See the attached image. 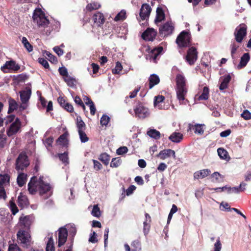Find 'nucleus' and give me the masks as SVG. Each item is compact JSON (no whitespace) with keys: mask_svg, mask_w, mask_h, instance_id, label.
I'll list each match as a JSON object with an SVG mask.
<instances>
[{"mask_svg":"<svg viewBox=\"0 0 251 251\" xmlns=\"http://www.w3.org/2000/svg\"><path fill=\"white\" fill-rule=\"evenodd\" d=\"M28 190L30 194L34 195L38 192L43 199H47L52 195L53 188L43 176L38 179L33 176L28 184Z\"/></svg>","mask_w":251,"mask_h":251,"instance_id":"1","label":"nucleus"},{"mask_svg":"<svg viewBox=\"0 0 251 251\" xmlns=\"http://www.w3.org/2000/svg\"><path fill=\"white\" fill-rule=\"evenodd\" d=\"M15 116L10 115L7 117L5 120V123H12L6 130V133L8 136L11 137L20 131L21 127V123L18 118H16L15 120Z\"/></svg>","mask_w":251,"mask_h":251,"instance_id":"2","label":"nucleus"},{"mask_svg":"<svg viewBox=\"0 0 251 251\" xmlns=\"http://www.w3.org/2000/svg\"><path fill=\"white\" fill-rule=\"evenodd\" d=\"M33 20L39 27L45 28L49 24V21L40 8L36 9L33 14Z\"/></svg>","mask_w":251,"mask_h":251,"instance_id":"3","label":"nucleus"},{"mask_svg":"<svg viewBox=\"0 0 251 251\" xmlns=\"http://www.w3.org/2000/svg\"><path fill=\"white\" fill-rule=\"evenodd\" d=\"M17 235L18 240L23 247L28 248L30 245L31 237L28 230L21 229L18 232Z\"/></svg>","mask_w":251,"mask_h":251,"instance_id":"4","label":"nucleus"},{"mask_svg":"<svg viewBox=\"0 0 251 251\" xmlns=\"http://www.w3.org/2000/svg\"><path fill=\"white\" fill-rule=\"evenodd\" d=\"M10 176L7 174H0V199L5 200L6 195L4 187L9 184Z\"/></svg>","mask_w":251,"mask_h":251,"instance_id":"5","label":"nucleus"},{"mask_svg":"<svg viewBox=\"0 0 251 251\" xmlns=\"http://www.w3.org/2000/svg\"><path fill=\"white\" fill-rule=\"evenodd\" d=\"M190 33L189 32L183 31L177 37L176 42L179 47H187L190 45Z\"/></svg>","mask_w":251,"mask_h":251,"instance_id":"6","label":"nucleus"},{"mask_svg":"<svg viewBox=\"0 0 251 251\" xmlns=\"http://www.w3.org/2000/svg\"><path fill=\"white\" fill-rule=\"evenodd\" d=\"M135 116L140 119H145L150 115V112L148 108L141 103L137 105L134 108Z\"/></svg>","mask_w":251,"mask_h":251,"instance_id":"7","label":"nucleus"},{"mask_svg":"<svg viewBox=\"0 0 251 251\" xmlns=\"http://www.w3.org/2000/svg\"><path fill=\"white\" fill-rule=\"evenodd\" d=\"M29 165L27 156L25 153H20L16 162V169L17 171H23Z\"/></svg>","mask_w":251,"mask_h":251,"instance_id":"8","label":"nucleus"},{"mask_svg":"<svg viewBox=\"0 0 251 251\" xmlns=\"http://www.w3.org/2000/svg\"><path fill=\"white\" fill-rule=\"evenodd\" d=\"M20 69V66L14 60L7 61L1 67V70L5 73H15Z\"/></svg>","mask_w":251,"mask_h":251,"instance_id":"9","label":"nucleus"},{"mask_svg":"<svg viewBox=\"0 0 251 251\" xmlns=\"http://www.w3.org/2000/svg\"><path fill=\"white\" fill-rule=\"evenodd\" d=\"M187 93V89L186 87L176 88L177 99L179 100L180 104L185 105L188 103L187 100L185 99Z\"/></svg>","mask_w":251,"mask_h":251,"instance_id":"10","label":"nucleus"},{"mask_svg":"<svg viewBox=\"0 0 251 251\" xmlns=\"http://www.w3.org/2000/svg\"><path fill=\"white\" fill-rule=\"evenodd\" d=\"M174 30V24L171 21L166 22L159 28L160 34L164 36H168L172 34Z\"/></svg>","mask_w":251,"mask_h":251,"instance_id":"11","label":"nucleus"},{"mask_svg":"<svg viewBox=\"0 0 251 251\" xmlns=\"http://www.w3.org/2000/svg\"><path fill=\"white\" fill-rule=\"evenodd\" d=\"M198 58V52L195 47L190 48L188 51L186 56L187 62L192 65L195 63Z\"/></svg>","mask_w":251,"mask_h":251,"instance_id":"12","label":"nucleus"},{"mask_svg":"<svg viewBox=\"0 0 251 251\" xmlns=\"http://www.w3.org/2000/svg\"><path fill=\"white\" fill-rule=\"evenodd\" d=\"M151 11V8L149 4L147 3L142 4L139 14L141 19L142 21L147 20L149 18Z\"/></svg>","mask_w":251,"mask_h":251,"instance_id":"13","label":"nucleus"},{"mask_svg":"<svg viewBox=\"0 0 251 251\" xmlns=\"http://www.w3.org/2000/svg\"><path fill=\"white\" fill-rule=\"evenodd\" d=\"M67 236L68 231L66 228L62 227L58 229V247H61L65 244Z\"/></svg>","mask_w":251,"mask_h":251,"instance_id":"14","label":"nucleus"},{"mask_svg":"<svg viewBox=\"0 0 251 251\" xmlns=\"http://www.w3.org/2000/svg\"><path fill=\"white\" fill-rule=\"evenodd\" d=\"M234 35L236 41L238 43H241L243 38L246 35V28L244 26L237 27Z\"/></svg>","mask_w":251,"mask_h":251,"instance_id":"15","label":"nucleus"},{"mask_svg":"<svg viewBox=\"0 0 251 251\" xmlns=\"http://www.w3.org/2000/svg\"><path fill=\"white\" fill-rule=\"evenodd\" d=\"M247 184L244 182L240 183L238 187H231L227 185V194H239L242 192H244L246 190Z\"/></svg>","mask_w":251,"mask_h":251,"instance_id":"16","label":"nucleus"},{"mask_svg":"<svg viewBox=\"0 0 251 251\" xmlns=\"http://www.w3.org/2000/svg\"><path fill=\"white\" fill-rule=\"evenodd\" d=\"M157 32L152 28H149L145 31L142 37L146 41H152L155 37Z\"/></svg>","mask_w":251,"mask_h":251,"instance_id":"17","label":"nucleus"},{"mask_svg":"<svg viewBox=\"0 0 251 251\" xmlns=\"http://www.w3.org/2000/svg\"><path fill=\"white\" fill-rule=\"evenodd\" d=\"M172 156L176 159L175 151L171 149H166L160 151L157 156L162 160H164Z\"/></svg>","mask_w":251,"mask_h":251,"instance_id":"18","label":"nucleus"},{"mask_svg":"<svg viewBox=\"0 0 251 251\" xmlns=\"http://www.w3.org/2000/svg\"><path fill=\"white\" fill-rule=\"evenodd\" d=\"M163 48L162 47H158L152 49L149 54L150 59H152L154 62L156 63L158 56L160 54Z\"/></svg>","mask_w":251,"mask_h":251,"instance_id":"19","label":"nucleus"},{"mask_svg":"<svg viewBox=\"0 0 251 251\" xmlns=\"http://www.w3.org/2000/svg\"><path fill=\"white\" fill-rule=\"evenodd\" d=\"M211 171L209 169H203L196 172L194 174V178L199 179L203 178L210 175Z\"/></svg>","mask_w":251,"mask_h":251,"instance_id":"20","label":"nucleus"},{"mask_svg":"<svg viewBox=\"0 0 251 251\" xmlns=\"http://www.w3.org/2000/svg\"><path fill=\"white\" fill-rule=\"evenodd\" d=\"M31 95V90L29 87H26L25 90L20 92V98L22 101L28 102Z\"/></svg>","mask_w":251,"mask_h":251,"instance_id":"21","label":"nucleus"},{"mask_svg":"<svg viewBox=\"0 0 251 251\" xmlns=\"http://www.w3.org/2000/svg\"><path fill=\"white\" fill-rule=\"evenodd\" d=\"M20 222L25 230H28L31 224V221L29 216H27L24 217L20 218Z\"/></svg>","mask_w":251,"mask_h":251,"instance_id":"22","label":"nucleus"},{"mask_svg":"<svg viewBox=\"0 0 251 251\" xmlns=\"http://www.w3.org/2000/svg\"><path fill=\"white\" fill-rule=\"evenodd\" d=\"M94 23L98 26H100L104 22V18L103 14L100 12H97L93 16Z\"/></svg>","mask_w":251,"mask_h":251,"instance_id":"23","label":"nucleus"},{"mask_svg":"<svg viewBox=\"0 0 251 251\" xmlns=\"http://www.w3.org/2000/svg\"><path fill=\"white\" fill-rule=\"evenodd\" d=\"M145 220L143 223L144 228L143 231L145 235L148 233L150 228V223L151 222V217L149 214L146 213L145 214Z\"/></svg>","mask_w":251,"mask_h":251,"instance_id":"24","label":"nucleus"},{"mask_svg":"<svg viewBox=\"0 0 251 251\" xmlns=\"http://www.w3.org/2000/svg\"><path fill=\"white\" fill-rule=\"evenodd\" d=\"M18 202L19 206L23 208L27 206L29 204L27 197L22 193L18 197Z\"/></svg>","mask_w":251,"mask_h":251,"instance_id":"25","label":"nucleus"},{"mask_svg":"<svg viewBox=\"0 0 251 251\" xmlns=\"http://www.w3.org/2000/svg\"><path fill=\"white\" fill-rule=\"evenodd\" d=\"M250 59V55L248 53H244L241 58L239 64L237 66L238 69H240L246 66Z\"/></svg>","mask_w":251,"mask_h":251,"instance_id":"26","label":"nucleus"},{"mask_svg":"<svg viewBox=\"0 0 251 251\" xmlns=\"http://www.w3.org/2000/svg\"><path fill=\"white\" fill-rule=\"evenodd\" d=\"M68 135V133L66 132L60 135L56 141L57 144L63 147L67 146L68 144V140L67 138Z\"/></svg>","mask_w":251,"mask_h":251,"instance_id":"27","label":"nucleus"},{"mask_svg":"<svg viewBox=\"0 0 251 251\" xmlns=\"http://www.w3.org/2000/svg\"><path fill=\"white\" fill-rule=\"evenodd\" d=\"M183 134L180 132H173L169 137V139L174 143H179L183 139Z\"/></svg>","mask_w":251,"mask_h":251,"instance_id":"28","label":"nucleus"},{"mask_svg":"<svg viewBox=\"0 0 251 251\" xmlns=\"http://www.w3.org/2000/svg\"><path fill=\"white\" fill-rule=\"evenodd\" d=\"M149 88L151 89L154 85H157L160 82L159 76L156 74H152L149 78Z\"/></svg>","mask_w":251,"mask_h":251,"instance_id":"29","label":"nucleus"},{"mask_svg":"<svg viewBox=\"0 0 251 251\" xmlns=\"http://www.w3.org/2000/svg\"><path fill=\"white\" fill-rule=\"evenodd\" d=\"M186 79L182 74H177L176 76V87H186Z\"/></svg>","mask_w":251,"mask_h":251,"instance_id":"30","label":"nucleus"},{"mask_svg":"<svg viewBox=\"0 0 251 251\" xmlns=\"http://www.w3.org/2000/svg\"><path fill=\"white\" fill-rule=\"evenodd\" d=\"M204 124H195L194 125L192 124H189V126L190 129L192 128L194 130V132L196 134H202L204 132L203 127L204 126Z\"/></svg>","mask_w":251,"mask_h":251,"instance_id":"31","label":"nucleus"},{"mask_svg":"<svg viewBox=\"0 0 251 251\" xmlns=\"http://www.w3.org/2000/svg\"><path fill=\"white\" fill-rule=\"evenodd\" d=\"M164 99V97L162 95L155 96L154 99V106L159 109H161L162 108V103L163 102Z\"/></svg>","mask_w":251,"mask_h":251,"instance_id":"32","label":"nucleus"},{"mask_svg":"<svg viewBox=\"0 0 251 251\" xmlns=\"http://www.w3.org/2000/svg\"><path fill=\"white\" fill-rule=\"evenodd\" d=\"M165 18L164 13L161 8L158 7L156 9V15L154 20L156 24L162 21Z\"/></svg>","mask_w":251,"mask_h":251,"instance_id":"33","label":"nucleus"},{"mask_svg":"<svg viewBox=\"0 0 251 251\" xmlns=\"http://www.w3.org/2000/svg\"><path fill=\"white\" fill-rule=\"evenodd\" d=\"M211 177L212 181L213 182L221 183L224 182V176L219 172H215L213 173L211 176Z\"/></svg>","mask_w":251,"mask_h":251,"instance_id":"34","label":"nucleus"},{"mask_svg":"<svg viewBox=\"0 0 251 251\" xmlns=\"http://www.w3.org/2000/svg\"><path fill=\"white\" fill-rule=\"evenodd\" d=\"M27 175L23 173H20L17 178V182L20 187H22L26 182Z\"/></svg>","mask_w":251,"mask_h":251,"instance_id":"35","label":"nucleus"},{"mask_svg":"<svg viewBox=\"0 0 251 251\" xmlns=\"http://www.w3.org/2000/svg\"><path fill=\"white\" fill-rule=\"evenodd\" d=\"M230 79L231 76L229 75L225 76L219 86L220 90L222 91L226 89Z\"/></svg>","mask_w":251,"mask_h":251,"instance_id":"36","label":"nucleus"},{"mask_svg":"<svg viewBox=\"0 0 251 251\" xmlns=\"http://www.w3.org/2000/svg\"><path fill=\"white\" fill-rule=\"evenodd\" d=\"M101 5L100 3L96 1L88 3L86 6V10L88 11H91L94 10H97L100 8Z\"/></svg>","mask_w":251,"mask_h":251,"instance_id":"37","label":"nucleus"},{"mask_svg":"<svg viewBox=\"0 0 251 251\" xmlns=\"http://www.w3.org/2000/svg\"><path fill=\"white\" fill-rule=\"evenodd\" d=\"M76 126L78 132L82 131H85L86 129V126L84 122L82 120L80 117L76 118Z\"/></svg>","mask_w":251,"mask_h":251,"instance_id":"38","label":"nucleus"},{"mask_svg":"<svg viewBox=\"0 0 251 251\" xmlns=\"http://www.w3.org/2000/svg\"><path fill=\"white\" fill-rule=\"evenodd\" d=\"M198 97V100H206L209 98V89L207 87L205 86L203 88L202 93L200 96H196Z\"/></svg>","mask_w":251,"mask_h":251,"instance_id":"39","label":"nucleus"},{"mask_svg":"<svg viewBox=\"0 0 251 251\" xmlns=\"http://www.w3.org/2000/svg\"><path fill=\"white\" fill-rule=\"evenodd\" d=\"M147 135L155 139H159L160 138V132L154 129H150L148 130Z\"/></svg>","mask_w":251,"mask_h":251,"instance_id":"40","label":"nucleus"},{"mask_svg":"<svg viewBox=\"0 0 251 251\" xmlns=\"http://www.w3.org/2000/svg\"><path fill=\"white\" fill-rule=\"evenodd\" d=\"M57 156L62 162L65 165H67L69 164V157H68V153L66 151L63 153H58Z\"/></svg>","mask_w":251,"mask_h":251,"instance_id":"41","label":"nucleus"},{"mask_svg":"<svg viewBox=\"0 0 251 251\" xmlns=\"http://www.w3.org/2000/svg\"><path fill=\"white\" fill-rule=\"evenodd\" d=\"M131 251H141V245L140 242L138 240L133 241L131 244Z\"/></svg>","mask_w":251,"mask_h":251,"instance_id":"42","label":"nucleus"},{"mask_svg":"<svg viewBox=\"0 0 251 251\" xmlns=\"http://www.w3.org/2000/svg\"><path fill=\"white\" fill-rule=\"evenodd\" d=\"M218 155L220 158L223 159H226L228 157V153L227 151L223 148H219L217 150Z\"/></svg>","mask_w":251,"mask_h":251,"instance_id":"43","label":"nucleus"},{"mask_svg":"<svg viewBox=\"0 0 251 251\" xmlns=\"http://www.w3.org/2000/svg\"><path fill=\"white\" fill-rule=\"evenodd\" d=\"M126 18V12L124 10H121L114 18L115 21H123Z\"/></svg>","mask_w":251,"mask_h":251,"instance_id":"44","label":"nucleus"},{"mask_svg":"<svg viewBox=\"0 0 251 251\" xmlns=\"http://www.w3.org/2000/svg\"><path fill=\"white\" fill-rule=\"evenodd\" d=\"M99 159L105 165L108 164L110 160V156L106 153H103L100 156Z\"/></svg>","mask_w":251,"mask_h":251,"instance_id":"45","label":"nucleus"},{"mask_svg":"<svg viewBox=\"0 0 251 251\" xmlns=\"http://www.w3.org/2000/svg\"><path fill=\"white\" fill-rule=\"evenodd\" d=\"M22 42L25 48L26 49L28 52H31L33 50L32 46L29 43L26 37H23L22 38Z\"/></svg>","mask_w":251,"mask_h":251,"instance_id":"46","label":"nucleus"},{"mask_svg":"<svg viewBox=\"0 0 251 251\" xmlns=\"http://www.w3.org/2000/svg\"><path fill=\"white\" fill-rule=\"evenodd\" d=\"M3 129L0 131V147L3 148L6 144V137Z\"/></svg>","mask_w":251,"mask_h":251,"instance_id":"47","label":"nucleus"},{"mask_svg":"<svg viewBox=\"0 0 251 251\" xmlns=\"http://www.w3.org/2000/svg\"><path fill=\"white\" fill-rule=\"evenodd\" d=\"M18 107V104L16 101L12 99L9 100V110L8 112H12L16 109Z\"/></svg>","mask_w":251,"mask_h":251,"instance_id":"48","label":"nucleus"},{"mask_svg":"<svg viewBox=\"0 0 251 251\" xmlns=\"http://www.w3.org/2000/svg\"><path fill=\"white\" fill-rule=\"evenodd\" d=\"M64 81L67 83V85L71 87L75 86V79L70 76L69 75L66 77H64Z\"/></svg>","mask_w":251,"mask_h":251,"instance_id":"49","label":"nucleus"},{"mask_svg":"<svg viewBox=\"0 0 251 251\" xmlns=\"http://www.w3.org/2000/svg\"><path fill=\"white\" fill-rule=\"evenodd\" d=\"M46 251H54L53 240L52 237L49 239L46 246Z\"/></svg>","mask_w":251,"mask_h":251,"instance_id":"50","label":"nucleus"},{"mask_svg":"<svg viewBox=\"0 0 251 251\" xmlns=\"http://www.w3.org/2000/svg\"><path fill=\"white\" fill-rule=\"evenodd\" d=\"M92 215L96 217L99 218L100 216V211L98 205H94L91 212Z\"/></svg>","mask_w":251,"mask_h":251,"instance_id":"51","label":"nucleus"},{"mask_svg":"<svg viewBox=\"0 0 251 251\" xmlns=\"http://www.w3.org/2000/svg\"><path fill=\"white\" fill-rule=\"evenodd\" d=\"M67 231L72 237H74L76 232V229L74 225H69L67 226Z\"/></svg>","mask_w":251,"mask_h":251,"instance_id":"52","label":"nucleus"},{"mask_svg":"<svg viewBox=\"0 0 251 251\" xmlns=\"http://www.w3.org/2000/svg\"><path fill=\"white\" fill-rule=\"evenodd\" d=\"M9 206L13 215H15L18 212L19 210L16 204L12 201H10Z\"/></svg>","mask_w":251,"mask_h":251,"instance_id":"53","label":"nucleus"},{"mask_svg":"<svg viewBox=\"0 0 251 251\" xmlns=\"http://www.w3.org/2000/svg\"><path fill=\"white\" fill-rule=\"evenodd\" d=\"M110 121V118L106 115L103 114L101 117L100 123L102 126H106Z\"/></svg>","mask_w":251,"mask_h":251,"instance_id":"54","label":"nucleus"},{"mask_svg":"<svg viewBox=\"0 0 251 251\" xmlns=\"http://www.w3.org/2000/svg\"><path fill=\"white\" fill-rule=\"evenodd\" d=\"M121 159L119 158H114L112 159L110 163V166L111 167L117 168L121 164Z\"/></svg>","mask_w":251,"mask_h":251,"instance_id":"55","label":"nucleus"},{"mask_svg":"<svg viewBox=\"0 0 251 251\" xmlns=\"http://www.w3.org/2000/svg\"><path fill=\"white\" fill-rule=\"evenodd\" d=\"M80 141L82 143H85L89 140V138L87 137L85 131H82L78 132Z\"/></svg>","mask_w":251,"mask_h":251,"instance_id":"56","label":"nucleus"},{"mask_svg":"<svg viewBox=\"0 0 251 251\" xmlns=\"http://www.w3.org/2000/svg\"><path fill=\"white\" fill-rule=\"evenodd\" d=\"M122 69L123 67L121 64L119 62H117L115 68L112 70V73L114 74H118L122 70Z\"/></svg>","mask_w":251,"mask_h":251,"instance_id":"57","label":"nucleus"},{"mask_svg":"<svg viewBox=\"0 0 251 251\" xmlns=\"http://www.w3.org/2000/svg\"><path fill=\"white\" fill-rule=\"evenodd\" d=\"M241 117L246 120L251 119V113L248 110H245L241 115Z\"/></svg>","mask_w":251,"mask_h":251,"instance_id":"58","label":"nucleus"},{"mask_svg":"<svg viewBox=\"0 0 251 251\" xmlns=\"http://www.w3.org/2000/svg\"><path fill=\"white\" fill-rule=\"evenodd\" d=\"M128 151V149L126 147L123 146L118 148L116 151V153L118 155H123Z\"/></svg>","mask_w":251,"mask_h":251,"instance_id":"59","label":"nucleus"},{"mask_svg":"<svg viewBox=\"0 0 251 251\" xmlns=\"http://www.w3.org/2000/svg\"><path fill=\"white\" fill-rule=\"evenodd\" d=\"M88 104L90 107L91 114L94 115L96 113V108L94 102L92 101V100H90Z\"/></svg>","mask_w":251,"mask_h":251,"instance_id":"60","label":"nucleus"},{"mask_svg":"<svg viewBox=\"0 0 251 251\" xmlns=\"http://www.w3.org/2000/svg\"><path fill=\"white\" fill-rule=\"evenodd\" d=\"M58 72L60 75L64 76V77L69 75L67 69L65 67H60L58 69Z\"/></svg>","mask_w":251,"mask_h":251,"instance_id":"61","label":"nucleus"},{"mask_svg":"<svg viewBox=\"0 0 251 251\" xmlns=\"http://www.w3.org/2000/svg\"><path fill=\"white\" fill-rule=\"evenodd\" d=\"M220 207H223V208L221 209L222 210L228 211L232 210V208H230L229 204L227 202H222L220 204Z\"/></svg>","mask_w":251,"mask_h":251,"instance_id":"62","label":"nucleus"},{"mask_svg":"<svg viewBox=\"0 0 251 251\" xmlns=\"http://www.w3.org/2000/svg\"><path fill=\"white\" fill-rule=\"evenodd\" d=\"M39 62L45 68L48 69L49 68L48 62L44 58H39Z\"/></svg>","mask_w":251,"mask_h":251,"instance_id":"63","label":"nucleus"},{"mask_svg":"<svg viewBox=\"0 0 251 251\" xmlns=\"http://www.w3.org/2000/svg\"><path fill=\"white\" fill-rule=\"evenodd\" d=\"M8 251H21L16 244H11L9 246Z\"/></svg>","mask_w":251,"mask_h":251,"instance_id":"64","label":"nucleus"}]
</instances>
